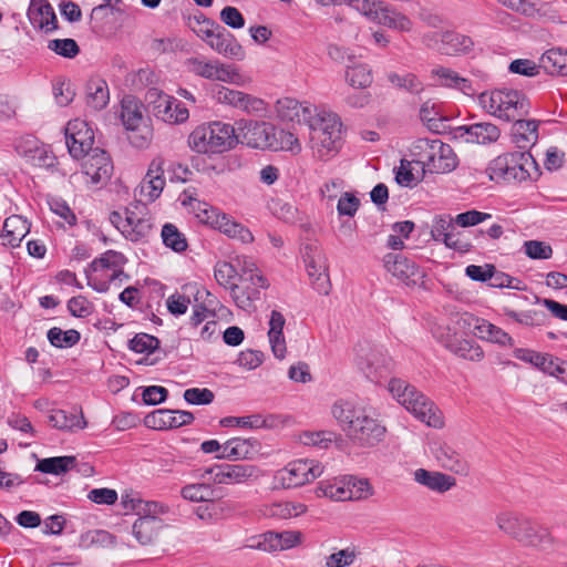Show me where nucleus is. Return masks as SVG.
<instances>
[{
  "instance_id": "nucleus-22",
  "label": "nucleus",
  "mask_w": 567,
  "mask_h": 567,
  "mask_svg": "<svg viewBox=\"0 0 567 567\" xmlns=\"http://www.w3.org/2000/svg\"><path fill=\"white\" fill-rule=\"evenodd\" d=\"M455 221L450 215L435 216L431 226L433 240L443 243L447 248L458 252H467L472 248L468 240L462 239L460 233H455Z\"/></svg>"
},
{
  "instance_id": "nucleus-33",
  "label": "nucleus",
  "mask_w": 567,
  "mask_h": 567,
  "mask_svg": "<svg viewBox=\"0 0 567 567\" xmlns=\"http://www.w3.org/2000/svg\"><path fill=\"white\" fill-rule=\"evenodd\" d=\"M413 478L417 484L439 494L446 493L456 485V480L453 476L425 468L415 470Z\"/></svg>"
},
{
  "instance_id": "nucleus-49",
  "label": "nucleus",
  "mask_w": 567,
  "mask_h": 567,
  "mask_svg": "<svg viewBox=\"0 0 567 567\" xmlns=\"http://www.w3.org/2000/svg\"><path fill=\"white\" fill-rule=\"evenodd\" d=\"M121 120L126 130L150 118L144 116L143 105L134 97L127 96L122 100Z\"/></svg>"
},
{
  "instance_id": "nucleus-3",
  "label": "nucleus",
  "mask_w": 567,
  "mask_h": 567,
  "mask_svg": "<svg viewBox=\"0 0 567 567\" xmlns=\"http://www.w3.org/2000/svg\"><path fill=\"white\" fill-rule=\"evenodd\" d=\"M389 391L392 396L427 426L441 429L444 425L442 412L425 394L402 379H391Z\"/></svg>"
},
{
  "instance_id": "nucleus-56",
  "label": "nucleus",
  "mask_w": 567,
  "mask_h": 567,
  "mask_svg": "<svg viewBox=\"0 0 567 567\" xmlns=\"http://www.w3.org/2000/svg\"><path fill=\"white\" fill-rule=\"evenodd\" d=\"M260 291L259 288H255L248 282H241V286H237V292H233L231 298L240 309L250 311L254 308V302L260 299Z\"/></svg>"
},
{
  "instance_id": "nucleus-19",
  "label": "nucleus",
  "mask_w": 567,
  "mask_h": 567,
  "mask_svg": "<svg viewBox=\"0 0 567 567\" xmlns=\"http://www.w3.org/2000/svg\"><path fill=\"white\" fill-rule=\"evenodd\" d=\"M210 475L214 484L235 485L243 484L252 477H257V467L250 464H219L205 470L202 478Z\"/></svg>"
},
{
  "instance_id": "nucleus-5",
  "label": "nucleus",
  "mask_w": 567,
  "mask_h": 567,
  "mask_svg": "<svg viewBox=\"0 0 567 567\" xmlns=\"http://www.w3.org/2000/svg\"><path fill=\"white\" fill-rule=\"evenodd\" d=\"M238 144L236 128L219 121L197 126L188 136L189 147L199 154H218Z\"/></svg>"
},
{
  "instance_id": "nucleus-21",
  "label": "nucleus",
  "mask_w": 567,
  "mask_h": 567,
  "mask_svg": "<svg viewBox=\"0 0 567 567\" xmlns=\"http://www.w3.org/2000/svg\"><path fill=\"white\" fill-rule=\"evenodd\" d=\"M451 138L457 143L492 144L501 136L499 128L488 122L475 123L472 125H460L450 132Z\"/></svg>"
},
{
  "instance_id": "nucleus-61",
  "label": "nucleus",
  "mask_w": 567,
  "mask_h": 567,
  "mask_svg": "<svg viewBox=\"0 0 567 567\" xmlns=\"http://www.w3.org/2000/svg\"><path fill=\"white\" fill-rule=\"evenodd\" d=\"M268 208L275 217L285 223H295L297 220L298 209L289 202L280 198L271 199Z\"/></svg>"
},
{
  "instance_id": "nucleus-32",
  "label": "nucleus",
  "mask_w": 567,
  "mask_h": 567,
  "mask_svg": "<svg viewBox=\"0 0 567 567\" xmlns=\"http://www.w3.org/2000/svg\"><path fill=\"white\" fill-rule=\"evenodd\" d=\"M259 442L256 439L233 437L223 444V453L216 457L221 460H248L258 453Z\"/></svg>"
},
{
  "instance_id": "nucleus-23",
  "label": "nucleus",
  "mask_w": 567,
  "mask_h": 567,
  "mask_svg": "<svg viewBox=\"0 0 567 567\" xmlns=\"http://www.w3.org/2000/svg\"><path fill=\"white\" fill-rule=\"evenodd\" d=\"M423 42L446 55H457L468 52L473 47L470 37L454 32H433L423 37Z\"/></svg>"
},
{
  "instance_id": "nucleus-41",
  "label": "nucleus",
  "mask_w": 567,
  "mask_h": 567,
  "mask_svg": "<svg viewBox=\"0 0 567 567\" xmlns=\"http://www.w3.org/2000/svg\"><path fill=\"white\" fill-rule=\"evenodd\" d=\"M125 262L126 258L123 254L114 250H107L100 258L94 259L91 264V267L94 271L99 269L112 270V274L110 275V281H114L116 279L121 280V277L127 278L122 269Z\"/></svg>"
},
{
  "instance_id": "nucleus-57",
  "label": "nucleus",
  "mask_w": 567,
  "mask_h": 567,
  "mask_svg": "<svg viewBox=\"0 0 567 567\" xmlns=\"http://www.w3.org/2000/svg\"><path fill=\"white\" fill-rule=\"evenodd\" d=\"M48 340L50 343L60 349L71 348L80 341V332L74 329L63 331L58 327H53L48 331Z\"/></svg>"
},
{
  "instance_id": "nucleus-54",
  "label": "nucleus",
  "mask_w": 567,
  "mask_h": 567,
  "mask_svg": "<svg viewBox=\"0 0 567 567\" xmlns=\"http://www.w3.org/2000/svg\"><path fill=\"white\" fill-rule=\"evenodd\" d=\"M188 28L204 42L218 28V23L206 17L203 12L189 16L187 19Z\"/></svg>"
},
{
  "instance_id": "nucleus-43",
  "label": "nucleus",
  "mask_w": 567,
  "mask_h": 567,
  "mask_svg": "<svg viewBox=\"0 0 567 567\" xmlns=\"http://www.w3.org/2000/svg\"><path fill=\"white\" fill-rule=\"evenodd\" d=\"M110 102V92L106 81L91 79L86 84V104L94 111L103 110Z\"/></svg>"
},
{
  "instance_id": "nucleus-31",
  "label": "nucleus",
  "mask_w": 567,
  "mask_h": 567,
  "mask_svg": "<svg viewBox=\"0 0 567 567\" xmlns=\"http://www.w3.org/2000/svg\"><path fill=\"white\" fill-rule=\"evenodd\" d=\"M383 266L393 277L404 282H415V277L420 275L416 264L401 254H386Z\"/></svg>"
},
{
  "instance_id": "nucleus-42",
  "label": "nucleus",
  "mask_w": 567,
  "mask_h": 567,
  "mask_svg": "<svg viewBox=\"0 0 567 567\" xmlns=\"http://www.w3.org/2000/svg\"><path fill=\"white\" fill-rule=\"evenodd\" d=\"M539 68L550 75L567 76V51L560 48L547 50L540 58Z\"/></svg>"
},
{
  "instance_id": "nucleus-58",
  "label": "nucleus",
  "mask_w": 567,
  "mask_h": 567,
  "mask_svg": "<svg viewBox=\"0 0 567 567\" xmlns=\"http://www.w3.org/2000/svg\"><path fill=\"white\" fill-rule=\"evenodd\" d=\"M219 424L224 427H249V429H262L269 427L270 424L260 414H252L248 416H226L219 421Z\"/></svg>"
},
{
  "instance_id": "nucleus-7",
  "label": "nucleus",
  "mask_w": 567,
  "mask_h": 567,
  "mask_svg": "<svg viewBox=\"0 0 567 567\" xmlns=\"http://www.w3.org/2000/svg\"><path fill=\"white\" fill-rule=\"evenodd\" d=\"M480 105L491 115L513 121L529 112V101L522 92L512 89H496L478 95Z\"/></svg>"
},
{
  "instance_id": "nucleus-64",
  "label": "nucleus",
  "mask_w": 567,
  "mask_h": 567,
  "mask_svg": "<svg viewBox=\"0 0 567 567\" xmlns=\"http://www.w3.org/2000/svg\"><path fill=\"white\" fill-rule=\"evenodd\" d=\"M357 557L354 548L347 547L328 555L324 558L326 567H348L351 566Z\"/></svg>"
},
{
  "instance_id": "nucleus-25",
  "label": "nucleus",
  "mask_w": 567,
  "mask_h": 567,
  "mask_svg": "<svg viewBox=\"0 0 567 567\" xmlns=\"http://www.w3.org/2000/svg\"><path fill=\"white\" fill-rule=\"evenodd\" d=\"M194 419L189 411L158 409L144 417V424L153 430H168L192 424Z\"/></svg>"
},
{
  "instance_id": "nucleus-36",
  "label": "nucleus",
  "mask_w": 567,
  "mask_h": 567,
  "mask_svg": "<svg viewBox=\"0 0 567 567\" xmlns=\"http://www.w3.org/2000/svg\"><path fill=\"white\" fill-rule=\"evenodd\" d=\"M426 171L430 173L444 174L454 171L457 166V157L453 148L439 140Z\"/></svg>"
},
{
  "instance_id": "nucleus-18",
  "label": "nucleus",
  "mask_w": 567,
  "mask_h": 567,
  "mask_svg": "<svg viewBox=\"0 0 567 567\" xmlns=\"http://www.w3.org/2000/svg\"><path fill=\"white\" fill-rule=\"evenodd\" d=\"M65 143L70 155L74 159H80L95 148L94 132L85 121L72 120L65 127Z\"/></svg>"
},
{
  "instance_id": "nucleus-9",
  "label": "nucleus",
  "mask_w": 567,
  "mask_h": 567,
  "mask_svg": "<svg viewBox=\"0 0 567 567\" xmlns=\"http://www.w3.org/2000/svg\"><path fill=\"white\" fill-rule=\"evenodd\" d=\"M391 362L382 347L368 341L354 347V364L372 382H379L390 371Z\"/></svg>"
},
{
  "instance_id": "nucleus-47",
  "label": "nucleus",
  "mask_w": 567,
  "mask_h": 567,
  "mask_svg": "<svg viewBox=\"0 0 567 567\" xmlns=\"http://www.w3.org/2000/svg\"><path fill=\"white\" fill-rule=\"evenodd\" d=\"M437 142L439 138H419L411 147L412 162L420 166L423 173L426 172V167L432 156L435 155L434 151Z\"/></svg>"
},
{
  "instance_id": "nucleus-40",
  "label": "nucleus",
  "mask_w": 567,
  "mask_h": 567,
  "mask_svg": "<svg viewBox=\"0 0 567 567\" xmlns=\"http://www.w3.org/2000/svg\"><path fill=\"white\" fill-rule=\"evenodd\" d=\"M373 22L402 32H408L412 29V21L405 14L391 9L383 2L378 13L373 17Z\"/></svg>"
},
{
  "instance_id": "nucleus-55",
  "label": "nucleus",
  "mask_w": 567,
  "mask_h": 567,
  "mask_svg": "<svg viewBox=\"0 0 567 567\" xmlns=\"http://www.w3.org/2000/svg\"><path fill=\"white\" fill-rule=\"evenodd\" d=\"M161 237L165 247L175 252H183L188 247L185 235L174 224H165L162 228Z\"/></svg>"
},
{
  "instance_id": "nucleus-39",
  "label": "nucleus",
  "mask_w": 567,
  "mask_h": 567,
  "mask_svg": "<svg viewBox=\"0 0 567 567\" xmlns=\"http://www.w3.org/2000/svg\"><path fill=\"white\" fill-rule=\"evenodd\" d=\"M474 333L482 340L496 343L501 347H514V339L502 328L483 319H476Z\"/></svg>"
},
{
  "instance_id": "nucleus-24",
  "label": "nucleus",
  "mask_w": 567,
  "mask_h": 567,
  "mask_svg": "<svg viewBox=\"0 0 567 567\" xmlns=\"http://www.w3.org/2000/svg\"><path fill=\"white\" fill-rule=\"evenodd\" d=\"M146 511L148 513H164L166 508L158 503H147ZM163 528V520L155 515H145L137 518L133 526L132 533L141 545L152 544Z\"/></svg>"
},
{
  "instance_id": "nucleus-44",
  "label": "nucleus",
  "mask_w": 567,
  "mask_h": 567,
  "mask_svg": "<svg viewBox=\"0 0 567 567\" xmlns=\"http://www.w3.org/2000/svg\"><path fill=\"white\" fill-rule=\"evenodd\" d=\"M49 422L55 429L71 432L82 430L86 426V421L82 412L78 414L76 411L68 413L64 410H54L49 415Z\"/></svg>"
},
{
  "instance_id": "nucleus-27",
  "label": "nucleus",
  "mask_w": 567,
  "mask_h": 567,
  "mask_svg": "<svg viewBox=\"0 0 567 567\" xmlns=\"http://www.w3.org/2000/svg\"><path fill=\"white\" fill-rule=\"evenodd\" d=\"M431 452L442 468L454 472L458 475L468 474V464L466 460L452 445L445 442H435L431 447Z\"/></svg>"
},
{
  "instance_id": "nucleus-4",
  "label": "nucleus",
  "mask_w": 567,
  "mask_h": 567,
  "mask_svg": "<svg viewBox=\"0 0 567 567\" xmlns=\"http://www.w3.org/2000/svg\"><path fill=\"white\" fill-rule=\"evenodd\" d=\"M539 176L538 164L529 152H509L495 157L486 172L496 183H522Z\"/></svg>"
},
{
  "instance_id": "nucleus-28",
  "label": "nucleus",
  "mask_w": 567,
  "mask_h": 567,
  "mask_svg": "<svg viewBox=\"0 0 567 567\" xmlns=\"http://www.w3.org/2000/svg\"><path fill=\"white\" fill-rule=\"evenodd\" d=\"M27 17L34 29L45 33L59 28L54 9L48 0H30Z\"/></svg>"
},
{
  "instance_id": "nucleus-60",
  "label": "nucleus",
  "mask_w": 567,
  "mask_h": 567,
  "mask_svg": "<svg viewBox=\"0 0 567 567\" xmlns=\"http://www.w3.org/2000/svg\"><path fill=\"white\" fill-rule=\"evenodd\" d=\"M181 495L190 502H208L214 497V489L209 484H189L182 488Z\"/></svg>"
},
{
  "instance_id": "nucleus-46",
  "label": "nucleus",
  "mask_w": 567,
  "mask_h": 567,
  "mask_svg": "<svg viewBox=\"0 0 567 567\" xmlns=\"http://www.w3.org/2000/svg\"><path fill=\"white\" fill-rule=\"evenodd\" d=\"M76 457L72 455L47 457L40 460L35 471L45 474L62 475L76 466Z\"/></svg>"
},
{
  "instance_id": "nucleus-59",
  "label": "nucleus",
  "mask_w": 567,
  "mask_h": 567,
  "mask_svg": "<svg viewBox=\"0 0 567 567\" xmlns=\"http://www.w3.org/2000/svg\"><path fill=\"white\" fill-rule=\"evenodd\" d=\"M388 80L393 86L404 90L411 94H419L424 89L423 83L412 73H390L388 75Z\"/></svg>"
},
{
  "instance_id": "nucleus-12",
  "label": "nucleus",
  "mask_w": 567,
  "mask_h": 567,
  "mask_svg": "<svg viewBox=\"0 0 567 567\" xmlns=\"http://www.w3.org/2000/svg\"><path fill=\"white\" fill-rule=\"evenodd\" d=\"M302 258L313 289L327 296L330 292L331 282L322 249L316 243L306 244L302 248Z\"/></svg>"
},
{
  "instance_id": "nucleus-50",
  "label": "nucleus",
  "mask_w": 567,
  "mask_h": 567,
  "mask_svg": "<svg viewBox=\"0 0 567 567\" xmlns=\"http://www.w3.org/2000/svg\"><path fill=\"white\" fill-rule=\"evenodd\" d=\"M316 493L318 496L332 501H351V491L347 486V478L321 482Z\"/></svg>"
},
{
  "instance_id": "nucleus-16",
  "label": "nucleus",
  "mask_w": 567,
  "mask_h": 567,
  "mask_svg": "<svg viewBox=\"0 0 567 567\" xmlns=\"http://www.w3.org/2000/svg\"><path fill=\"white\" fill-rule=\"evenodd\" d=\"M197 217L202 223L218 229L229 238L237 239L243 244L254 241V235L247 227L214 207H205L197 214Z\"/></svg>"
},
{
  "instance_id": "nucleus-13",
  "label": "nucleus",
  "mask_w": 567,
  "mask_h": 567,
  "mask_svg": "<svg viewBox=\"0 0 567 567\" xmlns=\"http://www.w3.org/2000/svg\"><path fill=\"white\" fill-rule=\"evenodd\" d=\"M213 97L217 103L248 115H261L267 111V103L262 99L224 85L213 89Z\"/></svg>"
},
{
  "instance_id": "nucleus-53",
  "label": "nucleus",
  "mask_w": 567,
  "mask_h": 567,
  "mask_svg": "<svg viewBox=\"0 0 567 567\" xmlns=\"http://www.w3.org/2000/svg\"><path fill=\"white\" fill-rule=\"evenodd\" d=\"M238 271L236 266L227 261H218L214 268V277L219 286L228 289L230 296L237 292V284L235 282Z\"/></svg>"
},
{
  "instance_id": "nucleus-14",
  "label": "nucleus",
  "mask_w": 567,
  "mask_h": 567,
  "mask_svg": "<svg viewBox=\"0 0 567 567\" xmlns=\"http://www.w3.org/2000/svg\"><path fill=\"white\" fill-rule=\"evenodd\" d=\"M238 142L251 148H274L277 144L275 127L268 122L240 120L237 123Z\"/></svg>"
},
{
  "instance_id": "nucleus-26",
  "label": "nucleus",
  "mask_w": 567,
  "mask_h": 567,
  "mask_svg": "<svg viewBox=\"0 0 567 567\" xmlns=\"http://www.w3.org/2000/svg\"><path fill=\"white\" fill-rule=\"evenodd\" d=\"M277 115L287 122L307 123L315 120L316 106L310 103H300L292 97H284L276 103Z\"/></svg>"
},
{
  "instance_id": "nucleus-10",
  "label": "nucleus",
  "mask_w": 567,
  "mask_h": 567,
  "mask_svg": "<svg viewBox=\"0 0 567 567\" xmlns=\"http://www.w3.org/2000/svg\"><path fill=\"white\" fill-rule=\"evenodd\" d=\"M186 65L189 72L206 80L235 85H243L245 82L236 66L218 60H208L204 56L189 58L186 60Z\"/></svg>"
},
{
  "instance_id": "nucleus-30",
  "label": "nucleus",
  "mask_w": 567,
  "mask_h": 567,
  "mask_svg": "<svg viewBox=\"0 0 567 567\" xmlns=\"http://www.w3.org/2000/svg\"><path fill=\"white\" fill-rule=\"evenodd\" d=\"M205 43L218 54H221L226 58L243 60L245 56V51L234 34H231L220 24L212 33V35L207 38Z\"/></svg>"
},
{
  "instance_id": "nucleus-38",
  "label": "nucleus",
  "mask_w": 567,
  "mask_h": 567,
  "mask_svg": "<svg viewBox=\"0 0 567 567\" xmlns=\"http://www.w3.org/2000/svg\"><path fill=\"white\" fill-rule=\"evenodd\" d=\"M285 323L286 319L282 313L280 311L272 310L270 313L268 337L272 353L278 359H284L287 352L286 341L282 333Z\"/></svg>"
},
{
  "instance_id": "nucleus-1",
  "label": "nucleus",
  "mask_w": 567,
  "mask_h": 567,
  "mask_svg": "<svg viewBox=\"0 0 567 567\" xmlns=\"http://www.w3.org/2000/svg\"><path fill=\"white\" fill-rule=\"evenodd\" d=\"M331 412L347 435L360 446H374L385 434V427L369 409L339 401L333 404Z\"/></svg>"
},
{
  "instance_id": "nucleus-35",
  "label": "nucleus",
  "mask_w": 567,
  "mask_h": 567,
  "mask_svg": "<svg viewBox=\"0 0 567 567\" xmlns=\"http://www.w3.org/2000/svg\"><path fill=\"white\" fill-rule=\"evenodd\" d=\"M30 231V224L20 215L6 218L1 230L2 245L11 248L19 247Z\"/></svg>"
},
{
  "instance_id": "nucleus-62",
  "label": "nucleus",
  "mask_w": 567,
  "mask_h": 567,
  "mask_svg": "<svg viewBox=\"0 0 567 567\" xmlns=\"http://www.w3.org/2000/svg\"><path fill=\"white\" fill-rule=\"evenodd\" d=\"M28 157L33 166L45 169H53L58 163L55 155L44 146L30 150Z\"/></svg>"
},
{
  "instance_id": "nucleus-34",
  "label": "nucleus",
  "mask_w": 567,
  "mask_h": 567,
  "mask_svg": "<svg viewBox=\"0 0 567 567\" xmlns=\"http://www.w3.org/2000/svg\"><path fill=\"white\" fill-rule=\"evenodd\" d=\"M512 125V141L522 150L528 152L538 141V122L535 120H514Z\"/></svg>"
},
{
  "instance_id": "nucleus-11",
  "label": "nucleus",
  "mask_w": 567,
  "mask_h": 567,
  "mask_svg": "<svg viewBox=\"0 0 567 567\" xmlns=\"http://www.w3.org/2000/svg\"><path fill=\"white\" fill-rule=\"evenodd\" d=\"M145 100L154 116L165 123L181 124L189 117V112L183 103L156 87L146 92Z\"/></svg>"
},
{
  "instance_id": "nucleus-45",
  "label": "nucleus",
  "mask_w": 567,
  "mask_h": 567,
  "mask_svg": "<svg viewBox=\"0 0 567 567\" xmlns=\"http://www.w3.org/2000/svg\"><path fill=\"white\" fill-rule=\"evenodd\" d=\"M307 512V506L297 502H279L265 505L262 514L267 517L288 519L298 517Z\"/></svg>"
},
{
  "instance_id": "nucleus-2",
  "label": "nucleus",
  "mask_w": 567,
  "mask_h": 567,
  "mask_svg": "<svg viewBox=\"0 0 567 567\" xmlns=\"http://www.w3.org/2000/svg\"><path fill=\"white\" fill-rule=\"evenodd\" d=\"M495 524L502 534L524 546L547 550L554 544L549 529L523 513L501 511L495 516Z\"/></svg>"
},
{
  "instance_id": "nucleus-17",
  "label": "nucleus",
  "mask_w": 567,
  "mask_h": 567,
  "mask_svg": "<svg viewBox=\"0 0 567 567\" xmlns=\"http://www.w3.org/2000/svg\"><path fill=\"white\" fill-rule=\"evenodd\" d=\"M82 159V174L86 177L85 183L94 186L104 185L109 182L113 172V164L109 154L95 147L85 154Z\"/></svg>"
},
{
  "instance_id": "nucleus-37",
  "label": "nucleus",
  "mask_w": 567,
  "mask_h": 567,
  "mask_svg": "<svg viewBox=\"0 0 567 567\" xmlns=\"http://www.w3.org/2000/svg\"><path fill=\"white\" fill-rule=\"evenodd\" d=\"M444 347L458 358L464 360L480 362L484 358V351L473 339L449 338Z\"/></svg>"
},
{
  "instance_id": "nucleus-48",
  "label": "nucleus",
  "mask_w": 567,
  "mask_h": 567,
  "mask_svg": "<svg viewBox=\"0 0 567 567\" xmlns=\"http://www.w3.org/2000/svg\"><path fill=\"white\" fill-rule=\"evenodd\" d=\"M504 315L507 318L514 320L515 322H517L524 327H530V328L543 327L548 321L547 313L543 310H536V309H530V310H525V311H516V310H513L509 308H505Z\"/></svg>"
},
{
  "instance_id": "nucleus-20",
  "label": "nucleus",
  "mask_w": 567,
  "mask_h": 567,
  "mask_svg": "<svg viewBox=\"0 0 567 567\" xmlns=\"http://www.w3.org/2000/svg\"><path fill=\"white\" fill-rule=\"evenodd\" d=\"M302 538V533L299 530H269L251 538L248 546L266 553L282 551L299 546Z\"/></svg>"
},
{
  "instance_id": "nucleus-15",
  "label": "nucleus",
  "mask_w": 567,
  "mask_h": 567,
  "mask_svg": "<svg viewBox=\"0 0 567 567\" xmlns=\"http://www.w3.org/2000/svg\"><path fill=\"white\" fill-rule=\"evenodd\" d=\"M322 474V466L313 460H296L276 474V480L285 488L298 487L312 482Z\"/></svg>"
},
{
  "instance_id": "nucleus-52",
  "label": "nucleus",
  "mask_w": 567,
  "mask_h": 567,
  "mask_svg": "<svg viewBox=\"0 0 567 567\" xmlns=\"http://www.w3.org/2000/svg\"><path fill=\"white\" fill-rule=\"evenodd\" d=\"M130 144L138 150L147 148L153 141V127L151 120L126 128Z\"/></svg>"
},
{
  "instance_id": "nucleus-8",
  "label": "nucleus",
  "mask_w": 567,
  "mask_h": 567,
  "mask_svg": "<svg viewBox=\"0 0 567 567\" xmlns=\"http://www.w3.org/2000/svg\"><path fill=\"white\" fill-rule=\"evenodd\" d=\"M110 221L121 231L125 239L132 243H147L153 233V219L146 206L140 202L120 212L110 214Z\"/></svg>"
},
{
  "instance_id": "nucleus-6",
  "label": "nucleus",
  "mask_w": 567,
  "mask_h": 567,
  "mask_svg": "<svg viewBox=\"0 0 567 567\" xmlns=\"http://www.w3.org/2000/svg\"><path fill=\"white\" fill-rule=\"evenodd\" d=\"M340 117L334 113H322L310 124V147L316 158L329 161L341 148Z\"/></svg>"
},
{
  "instance_id": "nucleus-51",
  "label": "nucleus",
  "mask_w": 567,
  "mask_h": 567,
  "mask_svg": "<svg viewBox=\"0 0 567 567\" xmlns=\"http://www.w3.org/2000/svg\"><path fill=\"white\" fill-rule=\"evenodd\" d=\"M346 80L352 87L367 89L373 82L371 69L367 64H347Z\"/></svg>"
},
{
  "instance_id": "nucleus-29",
  "label": "nucleus",
  "mask_w": 567,
  "mask_h": 567,
  "mask_svg": "<svg viewBox=\"0 0 567 567\" xmlns=\"http://www.w3.org/2000/svg\"><path fill=\"white\" fill-rule=\"evenodd\" d=\"M164 159L162 157L154 158L147 169V173L140 185V195L147 202L156 200L165 186L164 177Z\"/></svg>"
},
{
  "instance_id": "nucleus-63",
  "label": "nucleus",
  "mask_w": 567,
  "mask_h": 567,
  "mask_svg": "<svg viewBox=\"0 0 567 567\" xmlns=\"http://www.w3.org/2000/svg\"><path fill=\"white\" fill-rule=\"evenodd\" d=\"M337 435L331 431L303 432L300 435V442L303 445L327 449L336 440Z\"/></svg>"
}]
</instances>
